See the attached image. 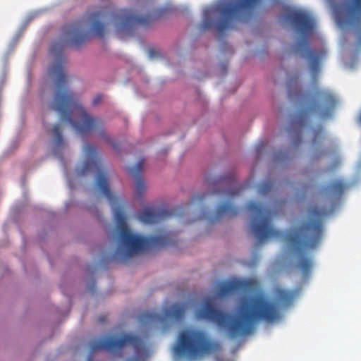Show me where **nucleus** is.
Instances as JSON below:
<instances>
[{"label":"nucleus","instance_id":"18","mask_svg":"<svg viewBox=\"0 0 361 361\" xmlns=\"http://www.w3.org/2000/svg\"><path fill=\"white\" fill-rule=\"evenodd\" d=\"M176 214L175 211L169 212L164 209L146 207L137 214V218L144 224L161 222Z\"/></svg>","mask_w":361,"mask_h":361},{"label":"nucleus","instance_id":"9","mask_svg":"<svg viewBox=\"0 0 361 361\" xmlns=\"http://www.w3.org/2000/svg\"><path fill=\"white\" fill-rule=\"evenodd\" d=\"M217 347L204 331L188 329L180 334L175 351L178 355L197 359L214 352Z\"/></svg>","mask_w":361,"mask_h":361},{"label":"nucleus","instance_id":"20","mask_svg":"<svg viewBox=\"0 0 361 361\" xmlns=\"http://www.w3.org/2000/svg\"><path fill=\"white\" fill-rule=\"evenodd\" d=\"M348 185L341 179H336L332 180L328 186H326L324 192L329 197H341L346 190Z\"/></svg>","mask_w":361,"mask_h":361},{"label":"nucleus","instance_id":"12","mask_svg":"<svg viewBox=\"0 0 361 361\" xmlns=\"http://www.w3.org/2000/svg\"><path fill=\"white\" fill-rule=\"evenodd\" d=\"M247 209L253 216L250 228L258 243H262L269 238L281 239L284 237L282 231L274 228L269 209L255 201L248 203Z\"/></svg>","mask_w":361,"mask_h":361},{"label":"nucleus","instance_id":"21","mask_svg":"<svg viewBox=\"0 0 361 361\" xmlns=\"http://www.w3.org/2000/svg\"><path fill=\"white\" fill-rule=\"evenodd\" d=\"M299 77L290 78L287 81V91L290 98H300L302 96L301 90L298 85Z\"/></svg>","mask_w":361,"mask_h":361},{"label":"nucleus","instance_id":"19","mask_svg":"<svg viewBox=\"0 0 361 361\" xmlns=\"http://www.w3.org/2000/svg\"><path fill=\"white\" fill-rule=\"evenodd\" d=\"M144 165V160H140L135 164V166L130 167L128 169V173L135 178V196L136 198H140L145 190V183L143 179L141 178L140 175L142 171Z\"/></svg>","mask_w":361,"mask_h":361},{"label":"nucleus","instance_id":"17","mask_svg":"<svg viewBox=\"0 0 361 361\" xmlns=\"http://www.w3.org/2000/svg\"><path fill=\"white\" fill-rule=\"evenodd\" d=\"M255 279L224 281L218 283L216 295L224 298L239 291H252L259 288Z\"/></svg>","mask_w":361,"mask_h":361},{"label":"nucleus","instance_id":"16","mask_svg":"<svg viewBox=\"0 0 361 361\" xmlns=\"http://www.w3.org/2000/svg\"><path fill=\"white\" fill-rule=\"evenodd\" d=\"M295 51L307 60L313 78L317 79L320 71V62L326 55L324 49L314 50L309 47L307 39H302L295 44Z\"/></svg>","mask_w":361,"mask_h":361},{"label":"nucleus","instance_id":"3","mask_svg":"<svg viewBox=\"0 0 361 361\" xmlns=\"http://www.w3.org/2000/svg\"><path fill=\"white\" fill-rule=\"evenodd\" d=\"M57 44H54L51 52L56 55V61L49 67V74L54 81L53 99L49 109L57 112L63 121L71 124L80 135H86L92 130H98L99 136L105 140L109 137L104 129L103 121L91 117L81 105L78 96L68 87V78L64 72V58Z\"/></svg>","mask_w":361,"mask_h":361},{"label":"nucleus","instance_id":"10","mask_svg":"<svg viewBox=\"0 0 361 361\" xmlns=\"http://www.w3.org/2000/svg\"><path fill=\"white\" fill-rule=\"evenodd\" d=\"M130 345L133 347L136 355L133 361H144L149 356L145 341L133 334H124L121 337L106 336L100 339H94L90 343L92 352L105 350L111 353L121 356L123 348Z\"/></svg>","mask_w":361,"mask_h":361},{"label":"nucleus","instance_id":"28","mask_svg":"<svg viewBox=\"0 0 361 361\" xmlns=\"http://www.w3.org/2000/svg\"><path fill=\"white\" fill-rule=\"evenodd\" d=\"M90 290L92 292H94V288H93V286H90Z\"/></svg>","mask_w":361,"mask_h":361},{"label":"nucleus","instance_id":"2","mask_svg":"<svg viewBox=\"0 0 361 361\" xmlns=\"http://www.w3.org/2000/svg\"><path fill=\"white\" fill-rule=\"evenodd\" d=\"M84 152L86 159L80 167L76 169L77 174L83 176L92 171L97 173L95 187L108 200L117 223L119 247L113 258L124 262L142 251L176 245V234L173 232L160 230L155 235L150 236H142L132 233L120 206L119 199L110 189L107 175L102 167L100 159L97 157L96 148L90 144H86Z\"/></svg>","mask_w":361,"mask_h":361},{"label":"nucleus","instance_id":"1","mask_svg":"<svg viewBox=\"0 0 361 361\" xmlns=\"http://www.w3.org/2000/svg\"><path fill=\"white\" fill-rule=\"evenodd\" d=\"M272 295L274 300L262 293L243 298L235 314L218 309L212 299L207 298L197 311V317L216 324L231 338L243 337L253 332L257 322L273 323L279 321L281 317V309L293 302L296 291L277 286L273 289Z\"/></svg>","mask_w":361,"mask_h":361},{"label":"nucleus","instance_id":"5","mask_svg":"<svg viewBox=\"0 0 361 361\" xmlns=\"http://www.w3.org/2000/svg\"><path fill=\"white\" fill-rule=\"evenodd\" d=\"M262 0H233L204 11L201 30L214 25L220 34L231 27L234 21L247 22L259 8Z\"/></svg>","mask_w":361,"mask_h":361},{"label":"nucleus","instance_id":"23","mask_svg":"<svg viewBox=\"0 0 361 361\" xmlns=\"http://www.w3.org/2000/svg\"><path fill=\"white\" fill-rule=\"evenodd\" d=\"M274 188V184L271 181L263 182L258 190V192L260 195H267Z\"/></svg>","mask_w":361,"mask_h":361},{"label":"nucleus","instance_id":"8","mask_svg":"<svg viewBox=\"0 0 361 361\" xmlns=\"http://www.w3.org/2000/svg\"><path fill=\"white\" fill-rule=\"evenodd\" d=\"M209 185L213 190L212 195L218 196L222 202L217 207L215 215L209 218L204 214L203 217L209 219L212 223H215L224 216H235L238 209L233 204V200L240 195L246 185H238L233 174L215 179Z\"/></svg>","mask_w":361,"mask_h":361},{"label":"nucleus","instance_id":"7","mask_svg":"<svg viewBox=\"0 0 361 361\" xmlns=\"http://www.w3.org/2000/svg\"><path fill=\"white\" fill-rule=\"evenodd\" d=\"M108 17L106 11L91 13L89 16L64 27V33L71 46L79 48L87 43L92 37L103 38L105 35V20Z\"/></svg>","mask_w":361,"mask_h":361},{"label":"nucleus","instance_id":"13","mask_svg":"<svg viewBox=\"0 0 361 361\" xmlns=\"http://www.w3.org/2000/svg\"><path fill=\"white\" fill-rule=\"evenodd\" d=\"M163 10L154 11L153 15L148 14L145 16H138L131 10L121 9L111 13V22L114 24L116 32L122 37L125 35H130L137 25L146 26L149 25L153 20L161 16Z\"/></svg>","mask_w":361,"mask_h":361},{"label":"nucleus","instance_id":"25","mask_svg":"<svg viewBox=\"0 0 361 361\" xmlns=\"http://www.w3.org/2000/svg\"><path fill=\"white\" fill-rule=\"evenodd\" d=\"M322 135V129L320 128L314 132V137L312 139V145H315L318 142V140L321 138Z\"/></svg>","mask_w":361,"mask_h":361},{"label":"nucleus","instance_id":"15","mask_svg":"<svg viewBox=\"0 0 361 361\" xmlns=\"http://www.w3.org/2000/svg\"><path fill=\"white\" fill-rule=\"evenodd\" d=\"M283 18L295 25L304 37H309L314 32L315 20L306 11L288 8Z\"/></svg>","mask_w":361,"mask_h":361},{"label":"nucleus","instance_id":"24","mask_svg":"<svg viewBox=\"0 0 361 361\" xmlns=\"http://www.w3.org/2000/svg\"><path fill=\"white\" fill-rule=\"evenodd\" d=\"M210 195L209 193L203 192L201 194L195 195L192 198V202L195 204H200L202 203L207 197V195Z\"/></svg>","mask_w":361,"mask_h":361},{"label":"nucleus","instance_id":"29","mask_svg":"<svg viewBox=\"0 0 361 361\" xmlns=\"http://www.w3.org/2000/svg\"><path fill=\"white\" fill-rule=\"evenodd\" d=\"M100 321H101V322H103V321H104V319H103V318H100Z\"/></svg>","mask_w":361,"mask_h":361},{"label":"nucleus","instance_id":"4","mask_svg":"<svg viewBox=\"0 0 361 361\" xmlns=\"http://www.w3.org/2000/svg\"><path fill=\"white\" fill-rule=\"evenodd\" d=\"M324 214L325 212L317 207H310L308 221L288 232L286 236L288 246L296 256V267L304 278L310 276L313 267L312 256L310 252L316 248L322 240L324 231L322 217Z\"/></svg>","mask_w":361,"mask_h":361},{"label":"nucleus","instance_id":"27","mask_svg":"<svg viewBox=\"0 0 361 361\" xmlns=\"http://www.w3.org/2000/svg\"><path fill=\"white\" fill-rule=\"evenodd\" d=\"M102 99V96L99 94V95H97L94 99H93V104H99Z\"/></svg>","mask_w":361,"mask_h":361},{"label":"nucleus","instance_id":"11","mask_svg":"<svg viewBox=\"0 0 361 361\" xmlns=\"http://www.w3.org/2000/svg\"><path fill=\"white\" fill-rule=\"evenodd\" d=\"M340 27H350L361 48V0H327Z\"/></svg>","mask_w":361,"mask_h":361},{"label":"nucleus","instance_id":"22","mask_svg":"<svg viewBox=\"0 0 361 361\" xmlns=\"http://www.w3.org/2000/svg\"><path fill=\"white\" fill-rule=\"evenodd\" d=\"M53 134L54 135V142L55 146L57 147H60L63 145V139L62 136V133L61 130V126L59 124H56L54 126L52 129Z\"/></svg>","mask_w":361,"mask_h":361},{"label":"nucleus","instance_id":"26","mask_svg":"<svg viewBox=\"0 0 361 361\" xmlns=\"http://www.w3.org/2000/svg\"><path fill=\"white\" fill-rule=\"evenodd\" d=\"M148 55L150 59H154L155 57L160 56V52L158 49L154 48H150L148 50Z\"/></svg>","mask_w":361,"mask_h":361},{"label":"nucleus","instance_id":"14","mask_svg":"<svg viewBox=\"0 0 361 361\" xmlns=\"http://www.w3.org/2000/svg\"><path fill=\"white\" fill-rule=\"evenodd\" d=\"M185 307L184 305L175 303L169 308L165 309L164 314L154 312H144L138 315V322L142 326H150L152 325L163 322L166 319L180 321L184 317Z\"/></svg>","mask_w":361,"mask_h":361},{"label":"nucleus","instance_id":"6","mask_svg":"<svg viewBox=\"0 0 361 361\" xmlns=\"http://www.w3.org/2000/svg\"><path fill=\"white\" fill-rule=\"evenodd\" d=\"M337 100L334 94L329 90L317 88L310 97L305 109L291 115L288 133H295L293 144L298 145L301 142V128L309 121L310 116H318L324 119L332 116L336 106Z\"/></svg>","mask_w":361,"mask_h":361}]
</instances>
